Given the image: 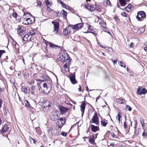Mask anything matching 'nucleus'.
Instances as JSON below:
<instances>
[{
	"label": "nucleus",
	"mask_w": 147,
	"mask_h": 147,
	"mask_svg": "<svg viewBox=\"0 0 147 147\" xmlns=\"http://www.w3.org/2000/svg\"><path fill=\"white\" fill-rule=\"evenodd\" d=\"M39 76L42 80L38 79L37 86L40 92L42 94H47L52 89V82L50 80H48L49 77L46 74L42 75L39 74Z\"/></svg>",
	"instance_id": "nucleus-1"
},
{
	"label": "nucleus",
	"mask_w": 147,
	"mask_h": 147,
	"mask_svg": "<svg viewBox=\"0 0 147 147\" xmlns=\"http://www.w3.org/2000/svg\"><path fill=\"white\" fill-rule=\"evenodd\" d=\"M71 58L68 56L65 59V61L63 62V63H65L64 65V67L66 71H69V67L70 65V62Z\"/></svg>",
	"instance_id": "nucleus-2"
},
{
	"label": "nucleus",
	"mask_w": 147,
	"mask_h": 147,
	"mask_svg": "<svg viewBox=\"0 0 147 147\" xmlns=\"http://www.w3.org/2000/svg\"><path fill=\"white\" fill-rule=\"evenodd\" d=\"M137 19L139 21H142L144 18H146L145 13L142 11H141L138 12L136 17Z\"/></svg>",
	"instance_id": "nucleus-3"
},
{
	"label": "nucleus",
	"mask_w": 147,
	"mask_h": 147,
	"mask_svg": "<svg viewBox=\"0 0 147 147\" xmlns=\"http://www.w3.org/2000/svg\"><path fill=\"white\" fill-rule=\"evenodd\" d=\"M48 133L49 135L51 136H55L59 134V133L57 130L55 128L51 127L49 129Z\"/></svg>",
	"instance_id": "nucleus-4"
},
{
	"label": "nucleus",
	"mask_w": 147,
	"mask_h": 147,
	"mask_svg": "<svg viewBox=\"0 0 147 147\" xmlns=\"http://www.w3.org/2000/svg\"><path fill=\"white\" fill-rule=\"evenodd\" d=\"M30 14L28 13H24V15L23 17L21 18V20L22 21V23L26 25H28V20H27V17H30Z\"/></svg>",
	"instance_id": "nucleus-5"
},
{
	"label": "nucleus",
	"mask_w": 147,
	"mask_h": 147,
	"mask_svg": "<svg viewBox=\"0 0 147 147\" xmlns=\"http://www.w3.org/2000/svg\"><path fill=\"white\" fill-rule=\"evenodd\" d=\"M83 25V24L82 23H80L77 24L75 25H69V26L72 28L73 29L78 30L79 29H81Z\"/></svg>",
	"instance_id": "nucleus-6"
},
{
	"label": "nucleus",
	"mask_w": 147,
	"mask_h": 147,
	"mask_svg": "<svg viewBox=\"0 0 147 147\" xmlns=\"http://www.w3.org/2000/svg\"><path fill=\"white\" fill-rule=\"evenodd\" d=\"M26 29L23 26H18L17 29L19 35L23 34L25 33Z\"/></svg>",
	"instance_id": "nucleus-7"
},
{
	"label": "nucleus",
	"mask_w": 147,
	"mask_h": 147,
	"mask_svg": "<svg viewBox=\"0 0 147 147\" xmlns=\"http://www.w3.org/2000/svg\"><path fill=\"white\" fill-rule=\"evenodd\" d=\"M137 92L138 94L140 95L142 94H145L147 93V90L144 88L140 87L138 88Z\"/></svg>",
	"instance_id": "nucleus-8"
},
{
	"label": "nucleus",
	"mask_w": 147,
	"mask_h": 147,
	"mask_svg": "<svg viewBox=\"0 0 147 147\" xmlns=\"http://www.w3.org/2000/svg\"><path fill=\"white\" fill-rule=\"evenodd\" d=\"M69 27L70 26H69L68 27H66L63 30V33L65 36H66L70 34L71 29Z\"/></svg>",
	"instance_id": "nucleus-9"
},
{
	"label": "nucleus",
	"mask_w": 147,
	"mask_h": 147,
	"mask_svg": "<svg viewBox=\"0 0 147 147\" xmlns=\"http://www.w3.org/2000/svg\"><path fill=\"white\" fill-rule=\"evenodd\" d=\"M69 79L71 83L74 84H77V81L76 80L75 78V74H70L69 76Z\"/></svg>",
	"instance_id": "nucleus-10"
},
{
	"label": "nucleus",
	"mask_w": 147,
	"mask_h": 147,
	"mask_svg": "<svg viewBox=\"0 0 147 147\" xmlns=\"http://www.w3.org/2000/svg\"><path fill=\"white\" fill-rule=\"evenodd\" d=\"M59 109L61 115L67 113L68 110L67 108L61 106L59 107Z\"/></svg>",
	"instance_id": "nucleus-11"
},
{
	"label": "nucleus",
	"mask_w": 147,
	"mask_h": 147,
	"mask_svg": "<svg viewBox=\"0 0 147 147\" xmlns=\"http://www.w3.org/2000/svg\"><path fill=\"white\" fill-rule=\"evenodd\" d=\"M52 23L54 24V32L55 31L56 32H58L59 28V24L58 22H55L53 21L52 22Z\"/></svg>",
	"instance_id": "nucleus-12"
},
{
	"label": "nucleus",
	"mask_w": 147,
	"mask_h": 147,
	"mask_svg": "<svg viewBox=\"0 0 147 147\" xmlns=\"http://www.w3.org/2000/svg\"><path fill=\"white\" fill-rule=\"evenodd\" d=\"M27 17V20H28V25L31 24L34 22L35 21V18L32 16H31L30 14V17Z\"/></svg>",
	"instance_id": "nucleus-13"
},
{
	"label": "nucleus",
	"mask_w": 147,
	"mask_h": 147,
	"mask_svg": "<svg viewBox=\"0 0 147 147\" xmlns=\"http://www.w3.org/2000/svg\"><path fill=\"white\" fill-rule=\"evenodd\" d=\"M86 104L84 102H82L80 106L81 111L82 112V116L83 117L85 108Z\"/></svg>",
	"instance_id": "nucleus-14"
},
{
	"label": "nucleus",
	"mask_w": 147,
	"mask_h": 147,
	"mask_svg": "<svg viewBox=\"0 0 147 147\" xmlns=\"http://www.w3.org/2000/svg\"><path fill=\"white\" fill-rule=\"evenodd\" d=\"M21 90L25 94H27L28 93L30 92V88L28 87H26L25 86H23L22 87Z\"/></svg>",
	"instance_id": "nucleus-15"
},
{
	"label": "nucleus",
	"mask_w": 147,
	"mask_h": 147,
	"mask_svg": "<svg viewBox=\"0 0 147 147\" xmlns=\"http://www.w3.org/2000/svg\"><path fill=\"white\" fill-rule=\"evenodd\" d=\"M91 120L92 122L95 123L96 125H97L98 123V118L97 115L96 113H95L92 117Z\"/></svg>",
	"instance_id": "nucleus-16"
},
{
	"label": "nucleus",
	"mask_w": 147,
	"mask_h": 147,
	"mask_svg": "<svg viewBox=\"0 0 147 147\" xmlns=\"http://www.w3.org/2000/svg\"><path fill=\"white\" fill-rule=\"evenodd\" d=\"M68 55L67 53L66 54H62V55H61L60 57L59 60L62 62H63L65 61L66 57H67L68 56Z\"/></svg>",
	"instance_id": "nucleus-17"
},
{
	"label": "nucleus",
	"mask_w": 147,
	"mask_h": 147,
	"mask_svg": "<svg viewBox=\"0 0 147 147\" xmlns=\"http://www.w3.org/2000/svg\"><path fill=\"white\" fill-rule=\"evenodd\" d=\"M58 118L59 116L57 113L51 115L50 117L52 121H55L58 119Z\"/></svg>",
	"instance_id": "nucleus-18"
},
{
	"label": "nucleus",
	"mask_w": 147,
	"mask_h": 147,
	"mask_svg": "<svg viewBox=\"0 0 147 147\" xmlns=\"http://www.w3.org/2000/svg\"><path fill=\"white\" fill-rule=\"evenodd\" d=\"M9 127L7 125L5 124L4 127L1 129V131L2 133H4L7 132L9 129Z\"/></svg>",
	"instance_id": "nucleus-19"
},
{
	"label": "nucleus",
	"mask_w": 147,
	"mask_h": 147,
	"mask_svg": "<svg viewBox=\"0 0 147 147\" xmlns=\"http://www.w3.org/2000/svg\"><path fill=\"white\" fill-rule=\"evenodd\" d=\"M35 33L31 34L30 33L29 34H26L23 37V40L25 41H26L28 40V38L29 37L30 35L32 36L35 34Z\"/></svg>",
	"instance_id": "nucleus-20"
},
{
	"label": "nucleus",
	"mask_w": 147,
	"mask_h": 147,
	"mask_svg": "<svg viewBox=\"0 0 147 147\" xmlns=\"http://www.w3.org/2000/svg\"><path fill=\"white\" fill-rule=\"evenodd\" d=\"M134 7L131 4H129L125 8V9L127 12L131 10L134 8Z\"/></svg>",
	"instance_id": "nucleus-21"
},
{
	"label": "nucleus",
	"mask_w": 147,
	"mask_h": 147,
	"mask_svg": "<svg viewBox=\"0 0 147 147\" xmlns=\"http://www.w3.org/2000/svg\"><path fill=\"white\" fill-rule=\"evenodd\" d=\"M85 8L90 11H93L94 9V8L93 6L87 5H84Z\"/></svg>",
	"instance_id": "nucleus-22"
},
{
	"label": "nucleus",
	"mask_w": 147,
	"mask_h": 147,
	"mask_svg": "<svg viewBox=\"0 0 147 147\" xmlns=\"http://www.w3.org/2000/svg\"><path fill=\"white\" fill-rule=\"evenodd\" d=\"M59 120L61 121V125H59L58 127L59 128H61L64 125V124L65 123L66 120L65 118H60Z\"/></svg>",
	"instance_id": "nucleus-23"
},
{
	"label": "nucleus",
	"mask_w": 147,
	"mask_h": 147,
	"mask_svg": "<svg viewBox=\"0 0 147 147\" xmlns=\"http://www.w3.org/2000/svg\"><path fill=\"white\" fill-rule=\"evenodd\" d=\"M94 137L93 135H92L89 138V142L93 144H94L95 143L94 142Z\"/></svg>",
	"instance_id": "nucleus-24"
},
{
	"label": "nucleus",
	"mask_w": 147,
	"mask_h": 147,
	"mask_svg": "<svg viewBox=\"0 0 147 147\" xmlns=\"http://www.w3.org/2000/svg\"><path fill=\"white\" fill-rule=\"evenodd\" d=\"M91 130L94 132H95L96 131L99 130V128L98 127L95 126L93 125H91Z\"/></svg>",
	"instance_id": "nucleus-25"
},
{
	"label": "nucleus",
	"mask_w": 147,
	"mask_h": 147,
	"mask_svg": "<svg viewBox=\"0 0 147 147\" xmlns=\"http://www.w3.org/2000/svg\"><path fill=\"white\" fill-rule=\"evenodd\" d=\"M51 104L52 102L51 101H47L44 103V108H45V107H47V109H48V108L51 107Z\"/></svg>",
	"instance_id": "nucleus-26"
},
{
	"label": "nucleus",
	"mask_w": 147,
	"mask_h": 147,
	"mask_svg": "<svg viewBox=\"0 0 147 147\" xmlns=\"http://www.w3.org/2000/svg\"><path fill=\"white\" fill-rule=\"evenodd\" d=\"M111 137L117 139L118 138V133L116 131L115 132V133H111Z\"/></svg>",
	"instance_id": "nucleus-27"
},
{
	"label": "nucleus",
	"mask_w": 147,
	"mask_h": 147,
	"mask_svg": "<svg viewBox=\"0 0 147 147\" xmlns=\"http://www.w3.org/2000/svg\"><path fill=\"white\" fill-rule=\"evenodd\" d=\"M107 120H106L105 119H102L101 121V125L104 127H105L108 124L107 122Z\"/></svg>",
	"instance_id": "nucleus-28"
},
{
	"label": "nucleus",
	"mask_w": 147,
	"mask_h": 147,
	"mask_svg": "<svg viewBox=\"0 0 147 147\" xmlns=\"http://www.w3.org/2000/svg\"><path fill=\"white\" fill-rule=\"evenodd\" d=\"M99 23L102 27L104 28H106V22H104L103 20H101L99 22Z\"/></svg>",
	"instance_id": "nucleus-29"
},
{
	"label": "nucleus",
	"mask_w": 147,
	"mask_h": 147,
	"mask_svg": "<svg viewBox=\"0 0 147 147\" xmlns=\"http://www.w3.org/2000/svg\"><path fill=\"white\" fill-rule=\"evenodd\" d=\"M49 45H50V47L52 48H55V49H56L57 48H60V47L59 46L55 45L51 42H50L49 43Z\"/></svg>",
	"instance_id": "nucleus-30"
},
{
	"label": "nucleus",
	"mask_w": 147,
	"mask_h": 147,
	"mask_svg": "<svg viewBox=\"0 0 147 147\" xmlns=\"http://www.w3.org/2000/svg\"><path fill=\"white\" fill-rule=\"evenodd\" d=\"M120 4L121 5V6H124L126 3V2L125 0H119Z\"/></svg>",
	"instance_id": "nucleus-31"
},
{
	"label": "nucleus",
	"mask_w": 147,
	"mask_h": 147,
	"mask_svg": "<svg viewBox=\"0 0 147 147\" xmlns=\"http://www.w3.org/2000/svg\"><path fill=\"white\" fill-rule=\"evenodd\" d=\"M140 122L141 124L142 125V127H144V119L142 118H140Z\"/></svg>",
	"instance_id": "nucleus-32"
},
{
	"label": "nucleus",
	"mask_w": 147,
	"mask_h": 147,
	"mask_svg": "<svg viewBox=\"0 0 147 147\" xmlns=\"http://www.w3.org/2000/svg\"><path fill=\"white\" fill-rule=\"evenodd\" d=\"M35 89V86H33L31 88V93L32 95H35V93L34 92V90Z\"/></svg>",
	"instance_id": "nucleus-33"
},
{
	"label": "nucleus",
	"mask_w": 147,
	"mask_h": 147,
	"mask_svg": "<svg viewBox=\"0 0 147 147\" xmlns=\"http://www.w3.org/2000/svg\"><path fill=\"white\" fill-rule=\"evenodd\" d=\"M143 129H144V128H143ZM147 135V130L145 129L144 130V131L142 134V136L144 138H145L146 137Z\"/></svg>",
	"instance_id": "nucleus-34"
},
{
	"label": "nucleus",
	"mask_w": 147,
	"mask_h": 147,
	"mask_svg": "<svg viewBox=\"0 0 147 147\" xmlns=\"http://www.w3.org/2000/svg\"><path fill=\"white\" fill-rule=\"evenodd\" d=\"M25 106L27 107L28 108H29L31 107V106L29 102L27 100H26L25 101Z\"/></svg>",
	"instance_id": "nucleus-35"
},
{
	"label": "nucleus",
	"mask_w": 147,
	"mask_h": 147,
	"mask_svg": "<svg viewBox=\"0 0 147 147\" xmlns=\"http://www.w3.org/2000/svg\"><path fill=\"white\" fill-rule=\"evenodd\" d=\"M61 13H62L63 15V17L65 18L67 17V12L66 11L63 9L62 10Z\"/></svg>",
	"instance_id": "nucleus-36"
},
{
	"label": "nucleus",
	"mask_w": 147,
	"mask_h": 147,
	"mask_svg": "<svg viewBox=\"0 0 147 147\" xmlns=\"http://www.w3.org/2000/svg\"><path fill=\"white\" fill-rule=\"evenodd\" d=\"M141 129H138V130H136L134 132V134L135 135H138L141 132Z\"/></svg>",
	"instance_id": "nucleus-37"
},
{
	"label": "nucleus",
	"mask_w": 147,
	"mask_h": 147,
	"mask_svg": "<svg viewBox=\"0 0 147 147\" xmlns=\"http://www.w3.org/2000/svg\"><path fill=\"white\" fill-rule=\"evenodd\" d=\"M124 101V100H123V99H119V98L117 99V102L119 104L123 103Z\"/></svg>",
	"instance_id": "nucleus-38"
},
{
	"label": "nucleus",
	"mask_w": 147,
	"mask_h": 147,
	"mask_svg": "<svg viewBox=\"0 0 147 147\" xmlns=\"http://www.w3.org/2000/svg\"><path fill=\"white\" fill-rule=\"evenodd\" d=\"M121 117V114H120V113L119 112L118 114L117 115V116L116 117V118L117 119V120L118 121L119 123L120 122V118Z\"/></svg>",
	"instance_id": "nucleus-39"
},
{
	"label": "nucleus",
	"mask_w": 147,
	"mask_h": 147,
	"mask_svg": "<svg viewBox=\"0 0 147 147\" xmlns=\"http://www.w3.org/2000/svg\"><path fill=\"white\" fill-rule=\"evenodd\" d=\"M45 3L47 6V8H49V6L51 5V3L49 1V0H46Z\"/></svg>",
	"instance_id": "nucleus-40"
},
{
	"label": "nucleus",
	"mask_w": 147,
	"mask_h": 147,
	"mask_svg": "<svg viewBox=\"0 0 147 147\" xmlns=\"http://www.w3.org/2000/svg\"><path fill=\"white\" fill-rule=\"evenodd\" d=\"M126 110H128L129 111H131L132 109L129 106L127 105H126Z\"/></svg>",
	"instance_id": "nucleus-41"
},
{
	"label": "nucleus",
	"mask_w": 147,
	"mask_h": 147,
	"mask_svg": "<svg viewBox=\"0 0 147 147\" xmlns=\"http://www.w3.org/2000/svg\"><path fill=\"white\" fill-rule=\"evenodd\" d=\"M12 16H13V17L15 18H16L17 17V13L16 12L13 13H12Z\"/></svg>",
	"instance_id": "nucleus-42"
},
{
	"label": "nucleus",
	"mask_w": 147,
	"mask_h": 147,
	"mask_svg": "<svg viewBox=\"0 0 147 147\" xmlns=\"http://www.w3.org/2000/svg\"><path fill=\"white\" fill-rule=\"evenodd\" d=\"M5 51L4 50H0V57H1L2 54L5 53Z\"/></svg>",
	"instance_id": "nucleus-43"
},
{
	"label": "nucleus",
	"mask_w": 147,
	"mask_h": 147,
	"mask_svg": "<svg viewBox=\"0 0 147 147\" xmlns=\"http://www.w3.org/2000/svg\"><path fill=\"white\" fill-rule=\"evenodd\" d=\"M29 139L30 141L31 142V140H32L33 141V143L34 144H35L36 143V141L34 139L30 137Z\"/></svg>",
	"instance_id": "nucleus-44"
},
{
	"label": "nucleus",
	"mask_w": 147,
	"mask_h": 147,
	"mask_svg": "<svg viewBox=\"0 0 147 147\" xmlns=\"http://www.w3.org/2000/svg\"><path fill=\"white\" fill-rule=\"evenodd\" d=\"M63 7H64L65 8V9H69V7L68 5H66L65 4H64V5L63 6H62Z\"/></svg>",
	"instance_id": "nucleus-45"
},
{
	"label": "nucleus",
	"mask_w": 147,
	"mask_h": 147,
	"mask_svg": "<svg viewBox=\"0 0 147 147\" xmlns=\"http://www.w3.org/2000/svg\"><path fill=\"white\" fill-rule=\"evenodd\" d=\"M119 62L121 64V65H120L121 66V67H124L125 68L126 66L125 65L122 63V61H119Z\"/></svg>",
	"instance_id": "nucleus-46"
},
{
	"label": "nucleus",
	"mask_w": 147,
	"mask_h": 147,
	"mask_svg": "<svg viewBox=\"0 0 147 147\" xmlns=\"http://www.w3.org/2000/svg\"><path fill=\"white\" fill-rule=\"evenodd\" d=\"M106 3L107 5L111 6V3L109 0H107Z\"/></svg>",
	"instance_id": "nucleus-47"
},
{
	"label": "nucleus",
	"mask_w": 147,
	"mask_h": 147,
	"mask_svg": "<svg viewBox=\"0 0 147 147\" xmlns=\"http://www.w3.org/2000/svg\"><path fill=\"white\" fill-rule=\"evenodd\" d=\"M121 15L123 17H127V14L125 12H122Z\"/></svg>",
	"instance_id": "nucleus-48"
},
{
	"label": "nucleus",
	"mask_w": 147,
	"mask_h": 147,
	"mask_svg": "<svg viewBox=\"0 0 147 147\" xmlns=\"http://www.w3.org/2000/svg\"><path fill=\"white\" fill-rule=\"evenodd\" d=\"M61 135L63 136H67V133L63 131H62L61 134Z\"/></svg>",
	"instance_id": "nucleus-49"
},
{
	"label": "nucleus",
	"mask_w": 147,
	"mask_h": 147,
	"mask_svg": "<svg viewBox=\"0 0 147 147\" xmlns=\"http://www.w3.org/2000/svg\"><path fill=\"white\" fill-rule=\"evenodd\" d=\"M42 5V2L41 1H39L37 3V5L39 6H41Z\"/></svg>",
	"instance_id": "nucleus-50"
},
{
	"label": "nucleus",
	"mask_w": 147,
	"mask_h": 147,
	"mask_svg": "<svg viewBox=\"0 0 147 147\" xmlns=\"http://www.w3.org/2000/svg\"><path fill=\"white\" fill-rule=\"evenodd\" d=\"M134 123L135 124V127H134V128H136V125L137 124V121H134Z\"/></svg>",
	"instance_id": "nucleus-51"
},
{
	"label": "nucleus",
	"mask_w": 147,
	"mask_h": 147,
	"mask_svg": "<svg viewBox=\"0 0 147 147\" xmlns=\"http://www.w3.org/2000/svg\"><path fill=\"white\" fill-rule=\"evenodd\" d=\"M127 127V123L125 121L124 123V127L125 129Z\"/></svg>",
	"instance_id": "nucleus-52"
},
{
	"label": "nucleus",
	"mask_w": 147,
	"mask_h": 147,
	"mask_svg": "<svg viewBox=\"0 0 147 147\" xmlns=\"http://www.w3.org/2000/svg\"><path fill=\"white\" fill-rule=\"evenodd\" d=\"M112 61L113 62V64L114 65L117 63V59H116V60H113V59H112Z\"/></svg>",
	"instance_id": "nucleus-53"
},
{
	"label": "nucleus",
	"mask_w": 147,
	"mask_h": 147,
	"mask_svg": "<svg viewBox=\"0 0 147 147\" xmlns=\"http://www.w3.org/2000/svg\"><path fill=\"white\" fill-rule=\"evenodd\" d=\"M88 29L90 30H92V27L90 25H89Z\"/></svg>",
	"instance_id": "nucleus-54"
},
{
	"label": "nucleus",
	"mask_w": 147,
	"mask_h": 147,
	"mask_svg": "<svg viewBox=\"0 0 147 147\" xmlns=\"http://www.w3.org/2000/svg\"><path fill=\"white\" fill-rule=\"evenodd\" d=\"M2 104V100L0 98V108L1 107Z\"/></svg>",
	"instance_id": "nucleus-55"
},
{
	"label": "nucleus",
	"mask_w": 147,
	"mask_h": 147,
	"mask_svg": "<svg viewBox=\"0 0 147 147\" xmlns=\"http://www.w3.org/2000/svg\"><path fill=\"white\" fill-rule=\"evenodd\" d=\"M60 3L62 5V6L64 5L65 4L61 1L60 0Z\"/></svg>",
	"instance_id": "nucleus-56"
},
{
	"label": "nucleus",
	"mask_w": 147,
	"mask_h": 147,
	"mask_svg": "<svg viewBox=\"0 0 147 147\" xmlns=\"http://www.w3.org/2000/svg\"><path fill=\"white\" fill-rule=\"evenodd\" d=\"M144 50L146 51L147 52V47H144Z\"/></svg>",
	"instance_id": "nucleus-57"
},
{
	"label": "nucleus",
	"mask_w": 147,
	"mask_h": 147,
	"mask_svg": "<svg viewBox=\"0 0 147 147\" xmlns=\"http://www.w3.org/2000/svg\"><path fill=\"white\" fill-rule=\"evenodd\" d=\"M97 5L96 6V8L97 9V10H99L100 9H101L100 7H99L98 8V7H97Z\"/></svg>",
	"instance_id": "nucleus-58"
},
{
	"label": "nucleus",
	"mask_w": 147,
	"mask_h": 147,
	"mask_svg": "<svg viewBox=\"0 0 147 147\" xmlns=\"http://www.w3.org/2000/svg\"><path fill=\"white\" fill-rule=\"evenodd\" d=\"M133 44L134 43L133 42L131 43L130 45V47H133L132 46V45H133Z\"/></svg>",
	"instance_id": "nucleus-59"
},
{
	"label": "nucleus",
	"mask_w": 147,
	"mask_h": 147,
	"mask_svg": "<svg viewBox=\"0 0 147 147\" xmlns=\"http://www.w3.org/2000/svg\"><path fill=\"white\" fill-rule=\"evenodd\" d=\"M78 90L79 92L81 91V86H79V88L78 89Z\"/></svg>",
	"instance_id": "nucleus-60"
},
{
	"label": "nucleus",
	"mask_w": 147,
	"mask_h": 147,
	"mask_svg": "<svg viewBox=\"0 0 147 147\" xmlns=\"http://www.w3.org/2000/svg\"><path fill=\"white\" fill-rule=\"evenodd\" d=\"M47 9L49 11H50L52 9L50 8V7L49 6V8H47Z\"/></svg>",
	"instance_id": "nucleus-61"
},
{
	"label": "nucleus",
	"mask_w": 147,
	"mask_h": 147,
	"mask_svg": "<svg viewBox=\"0 0 147 147\" xmlns=\"http://www.w3.org/2000/svg\"><path fill=\"white\" fill-rule=\"evenodd\" d=\"M110 145L111 146H113L114 145V143H111L110 144Z\"/></svg>",
	"instance_id": "nucleus-62"
},
{
	"label": "nucleus",
	"mask_w": 147,
	"mask_h": 147,
	"mask_svg": "<svg viewBox=\"0 0 147 147\" xmlns=\"http://www.w3.org/2000/svg\"><path fill=\"white\" fill-rule=\"evenodd\" d=\"M2 89L1 88H0V92H2Z\"/></svg>",
	"instance_id": "nucleus-63"
},
{
	"label": "nucleus",
	"mask_w": 147,
	"mask_h": 147,
	"mask_svg": "<svg viewBox=\"0 0 147 147\" xmlns=\"http://www.w3.org/2000/svg\"><path fill=\"white\" fill-rule=\"evenodd\" d=\"M86 90H87V91H88V86H87L86 87Z\"/></svg>",
	"instance_id": "nucleus-64"
}]
</instances>
